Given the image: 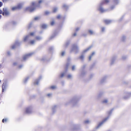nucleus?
<instances>
[{
    "mask_svg": "<svg viewBox=\"0 0 131 131\" xmlns=\"http://www.w3.org/2000/svg\"><path fill=\"white\" fill-rule=\"evenodd\" d=\"M42 2V0H40L38 1V3L36 2H32L31 5L29 7H27L26 10L30 12H32L35 9L36 7H40V4Z\"/></svg>",
    "mask_w": 131,
    "mask_h": 131,
    "instance_id": "obj_1",
    "label": "nucleus"
},
{
    "mask_svg": "<svg viewBox=\"0 0 131 131\" xmlns=\"http://www.w3.org/2000/svg\"><path fill=\"white\" fill-rule=\"evenodd\" d=\"M109 2L108 0H103L100 4L99 7L97 8L98 10L100 12L103 13L106 12L107 11L106 9H105L103 8L102 6L104 3H107Z\"/></svg>",
    "mask_w": 131,
    "mask_h": 131,
    "instance_id": "obj_2",
    "label": "nucleus"
},
{
    "mask_svg": "<svg viewBox=\"0 0 131 131\" xmlns=\"http://www.w3.org/2000/svg\"><path fill=\"white\" fill-rule=\"evenodd\" d=\"M79 51V49L78 46L75 44H73L71 46V48L70 50V53L73 52L75 53H78Z\"/></svg>",
    "mask_w": 131,
    "mask_h": 131,
    "instance_id": "obj_3",
    "label": "nucleus"
},
{
    "mask_svg": "<svg viewBox=\"0 0 131 131\" xmlns=\"http://www.w3.org/2000/svg\"><path fill=\"white\" fill-rule=\"evenodd\" d=\"M113 110V109H112L109 111L108 112V116L106 118H105L99 124L98 126L96 127V129H97L100 127L104 123H105L107 120L109 118L111 114L112 113Z\"/></svg>",
    "mask_w": 131,
    "mask_h": 131,
    "instance_id": "obj_4",
    "label": "nucleus"
},
{
    "mask_svg": "<svg viewBox=\"0 0 131 131\" xmlns=\"http://www.w3.org/2000/svg\"><path fill=\"white\" fill-rule=\"evenodd\" d=\"M17 23L15 21H13L11 22H8L6 23L4 26L3 29L5 30H6L8 28L9 26L11 25H15Z\"/></svg>",
    "mask_w": 131,
    "mask_h": 131,
    "instance_id": "obj_5",
    "label": "nucleus"
},
{
    "mask_svg": "<svg viewBox=\"0 0 131 131\" xmlns=\"http://www.w3.org/2000/svg\"><path fill=\"white\" fill-rule=\"evenodd\" d=\"M35 34V32H30L27 35L25 36L23 38L24 41L25 42L26 41L28 40H30L31 39V37L33 36Z\"/></svg>",
    "mask_w": 131,
    "mask_h": 131,
    "instance_id": "obj_6",
    "label": "nucleus"
},
{
    "mask_svg": "<svg viewBox=\"0 0 131 131\" xmlns=\"http://www.w3.org/2000/svg\"><path fill=\"white\" fill-rule=\"evenodd\" d=\"M34 52H31L24 55L23 57V60L25 61L34 54Z\"/></svg>",
    "mask_w": 131,
    "mask_h": 131,
    "instance_id": "obj_7",
    "label": "nucleus"
},
{
    "mask_svg": "<svg viewBox=\"0 0 131 131\" xmlns=\"http://www.w3.org/2000/svg\"><path fill=\"white\" fill-rule=\"evenodd\" d=\"M3 12L2 13L3 15L4 16H7L9 15V13L7 10V8L5 7L3 8Z\"/></svg>",
    "mask_w": 131,
    "mask_h": 131,
    "instance_id": "obj_8",
    "label": "nucleus"
},
{
    "mask_svg": "<svg viewBox=\"0 0 131 131\" xmlns=\"http://www.w3.org/2000/svg\"><path fill=\"white\" fill-rule=\"evenodd\" d=\"M32 107L29 106L26 109L25 113L27 114L31 113L32 112Z\"/></svg>",
    "mask_w": 131,
    "mask_h": 131,
    "instance_id": "obj_9",
    "label": "nucleus"
},
{
    "mask_svg": "<svg viewBox=\"0 0 131 131\" xmlns=\"http://www.w3.org/2000/svg\"><path fill=\"white\" fill-rule=\"evenodd\" d=\"M8 86L7 84L6 83H3L2 87V92H3L5 90Z\"/></svg>",
    "mask_w": 131,
    "mask_h": 131,
    "instance_id": "obj_10",
    "label": "nucleus"
},
{
    "mask_svg": "<svg viewBox=\"0 0 131 131\" xmlns=\"http://www.w3.org/2000/svg\"><path fill=\"white\" fill-rule=\"evenodd\" d=\"M116 58V56H114L112 57L110 62V64L111 65H112L114 63Z\"/></svg>",
    "mask_w": 131,
    "mask_h": 131,
    "instance_id": "obj_11",
    "label": "nucleus"
},
{
    "mask_svg": "<svg viewBox=\"0 0 131 131\" xmlns=\"http://www.w3.org/2000/svg\"><path fill=\"white\" fill-rule=\"evenodd\" d=\"M20 42L18 41H16L15 43L12 46V49H14L16 46H19L20 44Z\"/></svg>",
    "mask_w": 131,
    "mask_h": 131,
    "instance_id": "obj_12",
    "label": "nucleus"
},
{
    "mask_svg": "<svg viewBox=\"0 0 131 131\" xmlns=\"http://www.w3.org/2000/svg\"><path fill=\"white\" fill-rule=\"evenodd\" d=\"M42 77L40 76L34 82V84L35 85H38L40 80L41 79Z\"/></svg>",
    "mask_w": 131,
    "mask_h": 131,
    "instance_id": "obj_13",
    "label": "nucleus"
},
{
    "mask_svg": "<svg viewBox=\"0 0 131 131\" xmlns=\"http://www.w3.org/2000/svg\"><path fill=\"white\" fill-rule=\"evenodd\" d=\"M86 65H83V66H82V77L86 74L87 73L86 70L84 69Z\"/></svg>",
    "mask_w": 131,
    "mask_h": 131,
    "instance_id": "obj_14",
    "label": "nucleus"
},
{
    "mask_svg": "<svg viewBox=\"0 0 131 131\" xmlns=\"http://www.w3.org/2000/svg\"><path fill=\"white\" fill-rule=\"evenodd\" d=\"M70 43V41L69 40H67L65 42L63 46V47L64 48H67Z\"/></svg>",
    "mask_w": 131,
    "mask_h": 131,
    "instance_id": "obj_15",
    "label": "nucleus"
},
{
    "mask_svg": "<svg viewBox=\"0 0 131 131\" xmlns=\"http://www.w3.org/2000/svg\"><path fill=\"white\" fill-rule=\"evenodd\" d=\"M125 94L127 96H124L123 98L124 99H126L129 97L131 96V92H126L125 93Z\"/></svg>",
    "mask_w": 131,
    "mask_h": 131,
    "instance_id": "obj_16",
    "label": "nucleus"
},
{
    "mask_svg": "<svg viewBox=\"0 0 131 131\" xmlns=\"http://www.w3.org/2000/svg\"><path fill=\"white\" fill-rule=\"evenodd\" d=\"M58 33V32L57 31L54 32L53 34L50 37V39H52L53 38H54V37H56V36L57 35Z\"/></svg>",
    "mask_w": 131,
    "mask_h": 131,
    "instance_id": "obj_17",
    "label": "nucleus"
},
{
    "mask_svg": "<svg viewBox=\"0 0 131 131\" xmlns=\"http://www.w3.org/2000/svg\"><path fill=\"white\" fill-rule=\"evenodd\" d=\"M23 4L22 3H21L18 4L17 6L18 9H20L23 6Z\"/></svg>",
    "mask_w": 131,
    "mask_h": 131,
    "instance_id": "obj_18",
    "label": "nucleus"
},
{
    "mask_svg": "<svg viewBox=\"0 0 131 131\" xmlns=\"http://www.w3.org/2000/svg\"><path fill=\"white\" fill-rule=\"evenodd\" d=\"M70 60V59L69 58H68L67 59V63L66 66H65V69H68V67L70 64V63H69V61Z\"/></svg>",
    "mask_w": 131,
    "mask_h": 131,
    "instance_id": "obj_19",
    "label": "nucleus"
},
{
    "mask_svg": "<svg viewBox=\"0 0 131 131\" xmlns=\"http://www.w3.org/2000/svg\"><path fill=\"white\" fill-rule=\"evenodd\" d=\"M78 78L79 79H81L82 77V72L81 70L80 71L78 75Z\"/></svg>",
    "mask_w": 131,
    "mask_h": 131,
    "instance_id": "obj_20",
    "label": "nucleus"
},
{
    "mask_svg": "<svg viewBox=\"0 0 131 131\" xmlns=\"http://www.w3.org/2000/svg\"><path fill=\"white\" fill-rule=\"evenodd\" d=\"M104 22L106 24H109L112 22V20H104Z\"/></svg>",
    "mask_w": 131,
    "mask_h": 131,
    "instance_id": "obj_21",
    "label": "nucleus"
},
{
    "mask_svg": "<svg viewBox=\"0 0 131 131\" xmlns=\"http://www.w3.org/2000/svg\"><path fill=\"white\" fill-rule=\"evenodd\" d=\"M106 78L105 77H104L102 78L100 80V82L101 83H102L105 81Z\"/></svg>",
    "mask_w": 131,
    "mask_h": 131,
    "instance_id": "obj_22",
    "label": "nucleus"
},
{
    "mask_svg": "<svg viewBox=\"0 0 131 131\" xmlns=\"http://www.w3.org/2000/svg\"><path fill=\"white\" fill-rule=\"evenodd\" d=\"M57 108V106L56 105H54L52 107V110L53 112H55L56 109Z\"/></svg>",
    "mask_w": 131,
    "mask_h": 131,
    "instance_id": "obj_23",
    "label": "nucleus"
},
{
    "mask_svg": "<svg viewBox=\"0 0 131 131\" xmlns=\"http://www.w3.org/2000/svg\"><path fill=\"white\" fill-rule=\"evenodd\" d=\"M91 48V47H88V48L86 49H85L83 51V52H82L83 53H84L86 52L87 51H88Z\"/></svg>",
    "mask_w": 131,
    "mask_h": 131,
    "instance_id": "obj_24",
    "label": "nucleus"
},
{
    "mask_svg": "<svg viewBox=\"0 0 131 131\" xmlns=\"http://www.w3.org/2000/svg\"><path fill=\"white\" fill-rule=\"evenodd\" d=\"M88 31V32L91 35H93L94 34V32L93 30H89Z\"/></svg>",
    "mask_w": 131,
    "mask_h": 131,
    "instance_id": "obj_25",
    "label": "nucleus"
},
{
    "mask_svg": "<svg viewBox=\"0 0 131 131\" xmlns=\"http://www.w3.org/2000/svg\"><path fill=\"white\" fill-rule=\"evenodd\" d=\"M29 79V77H27L26 78H25L23 80L24 83H26L27 82V81Z\"/></svg>",
    "mask_w": 131,
    "mask_h": 131,
    "instance_id": "obj_26",
    "label": "nucleus"
},
{
    "mask_svg": "<svg viewBox=\"0 0 131 131\" xmlns=\"http://www.w3.org/2000/svg\"><path fill=\"white\" fill-rule=\"evenodd\" d=\"M126 39V37L124 36H123L122 37L121 40L123 41H124Z\"/></svg>",
    "mask_w": 131,
    "mask_h": 131,
    "instance_id": "obj_27",
    "label": "nucleus"
},
{
    "mask_svg": "<svg viewBox=\"0 0 131 131\" xmlns=\"http://www.w3.org/2000/svg\"><path fill=\"white\" fill-rule=\"evenodd\" d=\"M42 38V37L41 36H36V40H41Z\"/></svg>",
    "mask_w": 131,
    "mask_h": 131,
    "instance_id": "obj_28",
    "label": "nucleus"
},
{
    "mask_svg": "<svg viewBox=\"0 0 131 131\" xmlns=\"http://www.w3.org/2000/svg\"><path fill=\"white\" fill-rule=\"evenodd\" d=\"M41 27L43 29H46L47 28V26L46 24H43L42 25Z\"/></svg>",
    "mask_w": 131,
    "mask_h": 131,
    "instance_id": "obj_29",
    "label": "nucleus"
},
{
    "mask_svg": "<svg viewBox=\"0 0 131 131\" xmlns=\"http://www.w3.org/2000/svg\"><path fill=\"white\" fill-rule=\"evenodd\" d=\"M104 94L103 92L100 93L97 96V97L99 98L101 96Z\"/></svg>",
    "mask_w": 131,
    "mask_h": 131,
    "instance_id": "obj_30",
    "label": "nucleus"
},
{
    "mask_svg": "<svg viewBox=\"0 0 131 131\" xmlns=\"http://www.w3.org/2000/svg\"><path fill=\"white\" fill-rule=\"evenodd\" d=\"M67 78L68 79H71L72 78L73 76L71 74H69L67 76Z\"/></svg>",
    "mask_w": 131,
    "mask_h": 131,
    "instance_id": "obj_31",
    "label": "nucleus"
},
{
    "mask_svg": "<svg viewBox=\"0 0 131 131\" xmlns=\"http://www.w3.org/2000/svg\"><path fill=\"white\" fill-rule=\"evenodd\" d=\"M40 18V16H37L35 17L34 19V20H39Z\"/></svg>",
    "mask_w": 131,
    "mask_h": 131,
    "instance_id": "obj_32",
    "label": "nucleus"
},
{
    "mask_svg": "<svg viewBox=\"0 0 131 131\" xmlns=\"http://www.w3.org/2000/svg\"><path fill=\"white\" fill-rule=\"evenodd\" d=\"M36 42V40H32L30 41V43L31 45L34 44Z\"/></svg>",
    "mask_w": 131,
    "mask_h": 131,
    "instance_id": "obj_33",
    "label": "nucleus"
},
{
    "mask_svg": "<svg viewBox=\"0 0 131 131\" xmlns=\"http://www.w3.org/2000/svg\"><path fill=\"white\" fill-rule=\"evenodd\" d=\"M18 9L17 6L13 7L12 8V10L13 11H14Z\"/></svg>",
    "mask_w": 131,
    "mask_h": 131,
    "instance_id": "obj_34",
    "label": "nucleus"
},
{
    "mask_svg": "<svg viewBox=\"0 0 131 131\" xmlns=\"http://www.w3.org/2000/svg\"><path fill=\"white\" fill-rule=\"evenodd\" d=\"M127 58V57L126 56H122V59L123 60L126 59Z\"/></svg>",
    "mask_w": 131,
    "mask_h": 131,
    "instance_id": "obj_35",
    "label": "nucleus"
},
{
    "mask_svg": "<svg viewBox=\"0 0 131 131\" xmlns=\"http://www.w3.org/2000/svg\"><path fill=\"white\" fill-rule=\"evenodd\" d=\"M108 101L107 99H105L103 100L102 103L103 104H106L107 103Z\"/></svg>",
    "mask_w": 131,
    "mask_h": 131,
    "instance_id": "obj_36",
    "label": "nucleus"
},
{
    "mask_svg": "<svg viewBox=\"0 0 131 131\" xmlns=\"http://www.w3.org/2000/svg\"><path fill=\"white\" fill-rule=\"evenodd\" d=\"M65 72H64L61 73V74L60 75V77L61 78L63 77L64 75V74H65Z\"/></svg>",
    "mask_w": 131,
    "mask_h": 131,
    "instance_id": "obj_37",
    "label": "nucleus"
},
{
    "mask_svg": "<svg viewBox=\"0 0 131 131\" xmlns=\"http://www.w3.org/2000/svg\"><path fill=\"white\" fill-rule=\"evenodd\" d=\"M114 2L115 5H117L119 3V0H114Z\"/></svg>",
    "mask_w": 131,
    "mask_h": 131,
    "instance_id": "obj_38",
    "label": "nucleus"
},
{
    "mask_svg": "<svg viewBox=\"0 0 131 131\" xmlns=\"http://www.w3.org/2000/svg\"><path fill=\"white\" fill-rule=\"evenodd\" d=\"M58 9V8L57 7H54L53 8V12L55 13V12H56V11H57Z\"/></svg>",
    "mask_w": 131,
    "mask_h": 131,
    "instance_id": "obj_39",
    "label": "nucleus"
},
{
    "mask_svg": "<svg viewBox=\"0 0 131 131\" xmlns=\"http://www.w3.org/2000/svg\"><path fill=\"white\" fill-rule=\"evenodd\" d=\"M61 17V18L62 19H64L65 18V17L63 16H62L61 17L60 15H59L57 16V19H59Z\"/></svg>",
    "mask_w": 131,
    "mask_h": 131,
    "instance_id": "obj_40",
    "label": "nucleus"
},
{
    "mask_svg": "<svg viewBox=\"0 0 131 131\" xmlns=\"http://www.w3.org/2000/svg\"><path fill=\"white\" fill-rule=\"evenodd\" d=\"M63 7L64 8L67 9L68 8V6L64 4L63 5Z\"/></svg>",
    "mask_w": 131,
    "mask_h": 131,
    "instance_id": "obj_41",
    "label": "nucleus"
},
{
    "mask_svg": "<svg viewBox=\"0 0 131 131\" xmlns=\"http://www.w3.org/2000/svg\"><path fill=\"white\" fill-rule=\"evenodd\" d=\"M65 53V52L64 51H62L61 53V55L62 56H64Z\"/></svg>",
    "mask_w": 131,
    "mask_h": 131,
    "instance_id": "obj_42",
    "label": "nucleus"
},
{
    "mask_svg": "<svg viewBox=\"0 0 131 131\" xmlns=\"http://www.w3.org/2000/svg\"><path fill=\"white\" fill-rule=\"evenodd\" d=\"M52 93H49L47 94V96L48 97H50L52 96Z\"/></svg>",
    "mask_w": 131,
    "mask_h": 131,
    "instance_id": "obj_43",
    "label": "nucleus"
},
{
    "mask_svg": "<svg viewBox=\"0 0 131 131\" xmlns=\"http://www.w3.org/2000/svg\"><path fill=\"white\" fill-rule=\"evenodd\" d=\"M7 120H8V119L6 118L3 119L2 120V122L4 123V122H7Z\"/></svg>",
    "mask_w": 131,
    "mask_h": 131,
    "instance_id": "obj_44",
    "label": "nucleus"
},
{
    "mask_svg": "<svg viewBox=\"0 0 131 131\" xmlns=\"http://www.w3.org/2000/svg\"><path fill=\"white\" fill-rule=\"evenodd\" d=\"M75 69V65L73 66L72 67V71H74Z\"/></svg>",
    "mask_w": 131,
    "mask_h": 131,
    "instance_id": "obj_45",
    "label": "nucleus"
},
{
    "mask_svg": "<svg viewBox=\"0 0 131 131\" xmlns=\"http://www.w3.org/2000/svg\"><path fill=\"white\" fill-rule=\"evenodd\" d=\"M56 86L53 85V86H51L50 87V88L52 89L53 90V89H56Z\"/></svg>",
    "mask_w": 131,
    "mask_h": 131,
    "instance_id": "obj_46",
    "label": "nucleus"
},
{
    "mask_svg": "<svg viewBox=\"0 0 131 131\" xmlns=\"http://www.w3.org/2000/svg\"><path fill=\"white\" fill-rule=\"evenodd\" d=\"M50 13V12L48 11H46L45 12V14L46 15H48Z\"/></svg>",
    "mask_w": 131,
    "mask_h": 131,
    "instance_id": "obj_47",
    "label": "nucleus"
},
{
    "mask_svg": "<svg viewBox=\"0 0 131 131\" xmlns=\"http://www.w3.org/2000/svg\"><path fill=\"white\" fill-rule=\"evenodd\" d=\"M75 101L76 99H73L71 100V102L74 103L75 102Z\"/></svg>",
    "mask_w": 131,
    "mask_h": 131,
    "instance_id": "obj_48",
    "label": "nucleus"
},
{
    "mask_svg": "<svg viewBox=\"0 0 131 131\" xmlns=\"http://www.w3.org/2000/svg\"><path fill=\"white\" fill-rule=\"evenodd\" d=\"M54 49L53 47H50L49 48V50L50 51H51Z\"/></svg>",
    "mask_w": 131,
    "mask_h": 131,
    "instance_id": "obj_49",
    "label": "nucleus"
},
{
    "mask_svg": "<svg viewBox=\"0 0 131 131\" xmlns=\"http://www.w3.org/2000/svg\"><path fill=\"white\" fill-rule=\"evenodd\" d=\"M90 122L88 120H86L84 121V123L85 124H88Z\"/></svg>",
    "mask_w": 131,
    "mask_h": 131,
    "instance_id": "obj_50",
    "label": "nucleus"
},
{
    "mask_svg": "<svg viewBox=\"0 0 131 131\" xmlns=\"http://www.w3.org/2000/svg\"><path fill=\"white\" fill-rule=\"evenodd\" d=\"M32 23H30L28 26V28H29L31 27L32 25Z\"/></svg>",
    "mask_w": 131,
    "mask_h": 131,
    "instance_id": "obj_51",
    "label": "nucleus"
},
{
    "mask_svg": "<svg viewBox=\"0 0 131 131\" xmlns=\"http://www.w3.org/2000/svg\"><path fill=\"white\" fill-rule=\"evenodd\" d=\"M95 54V53L94 52H93L90 55V56H91L92 57Z\"/></svg>",
    "mask_w": 131,
    "mask_h": 131,
    "instance_id": "obj_52",
    "label": "nucleus"
},
{
    "mask_svg": "<svg viewBox=\"0 0 131 131\" xmlns=\"http://www.w3.org/2000/svg\"><path fill=\"white\" fill-rule=\"evenodd\" d=\"M54 21H52L51 22L50 24L52 26L54 24Z\"/></svg>",
    "mask_w": 131,
    "mask_h": 131,
    "instance_id": "obj_53",
    "label": "nucleus"
},
{
    "mask_svg": "<svg viewBox=\"0 0 131 131\" xmlns=\"http://www.w3.org/2000/svg\"><path fill=\"white\" fill-rule=\"evenodd\" d=\"M23 66L22 65H21L18 66V68L19 69H21L22 67H23Z\"/></svg>",
    "mask_w": 131,
    "mask_h": 131,
    "instance_id": "obj_54",
    "label": "nucleus"
},
{
    "mask_svg": "<svg viewBox=\"0 0 131 131\" xmlns=\"http://www.w3.org/2000/svg\"><path fill=\"white\" fill-rule=\"evenodd\" d=\"M77 35V34L76 32H75L72 35V36L73 37Z\"/></svg>",
    "mask_w": 131,
    "mask_h": 131,
    "instance_id": "obj_55",
    "label": "nucleus"
},
{
    "mask_svg": "<svg viewBox=\"0 0 131 131\" xmlns=\"http://www.w3.org/2000/svg\"><path fill=\"white\" fill-rule=\"evenodd\" d=\"M93 76V74H91L89 76V78H92Z\"/></svg>",
    "mask_w": 131,
    "mask_h": 131,
    "instance_id": "obj_56",
    "label": "nucleus"
},
{
    "mask_svg": "<svg viewBox=\"0 0 131 131\" xmlns=\"http://www.w3.org/2000/svg\"><path fill=\"white\" fill-rule=\"evenodd\" d=\"M105 28L103 27L102 28V31L103 32H104L105 30Z\"/></svg>",
    "mask_w": 131,
    "mask_h": 131,
    "instance_id": "obj_57",
    "label": "nucleus"
},
{
    "mask_svg": "<svg viewBox=\"0 0 131 131\" xmlns=\"http://www.w3.org/2000/svg\"><path fill=\"white\" fill-rule=\"evenodd\" d=\"M46 58L45 57H43L41 59V60L42 61H45V60H46Z\"/></svg>",
    "mask_w": 131,
    "mask_h": 131,
    "instance_id": "obj_58",
    "label": "nucleus"
},
{
    "mask_svg": "<svg viewBox=\"0 0 131 131\" xmlns=\"http://www.w3.org/2000/svg\"><path fill=\"white\" fill-rule=\"evenodd\" d=\"M80 29L78 27L77 28L75 29V31H78Z\"/></svg>",
    "mask_w": 131,
    "mask_h": 131,
    "instance_id": "obj_59",
    "label": "nucleus"
},
{
    "mask_svg": "<svg viewBox=\"0 0 131 131\" xmlns=\"http://www.w3.org/2000/svg\"><path fill=\"white\" fill-rule=\"evenodd\" d=\"M92 58V57H91V56H89V61H90V60H91Z\"/></svg>",
    "mask_w": 131,
    "mask_h": 131,
    "instance_id": "obj_60",
    "label": "nucleus"
},
{
    "mask_svg": "<svg viewBox=\"0 0 131 131\" xmlns=\"http://www.w3.org/2000/svg\"><path fill=\"white\" fill-rule=\"evenodd\" d=\"M64 83V81H62L61 82V84L62 85H63Z\"/></svg>",
    "mask_w": 131,
    "mask_h": 131,
    "instance_id": "obj_61",
    "label": "nucleus"
},
{
    "mask_svg": "<svg viewBox=\"0 0 131 131\" xmlns=\"http://www.w3.org/2000/svg\"><path fill=\"white\" fill-rule=\"evenodd\" d=\"M3 2H6L8 1L9 0H2Z\"/></svg>",
    "mask_w": 131,
    "mask_h": 131,
    "instance_id": "obj_62",
    "label": "nucleus"
},
{
    "mask_svg": "<svg viewBox=\"0 0 131 131\" xmlns=\"http://www.w3.org/2000/svg\"><path fill=\"white\" fill-rule=\"evenodd\" d=\"M3 5V3L2 2H0V7H1L2 6V5Z\"/></svg>",
    "mask_w": 131,
    "mask_h": 131,
    "instance_id": "obj_63",
    "label": "nucleus"
},
{
    "mask_svg": "<svg viewBox=\"0 0 131 131\" xmlns=\"http://www.w3.org/2000/svg\"><path fill=\"white\" fill-rule=\"evenodd\" d=\"M114 7H115L114 6H112L111 7V9H113L114 8Z\"/></svg>",
    "mask_w": 131,
    "mask_h": 131,
    "instance_id": "obj_64",
    "label": "nucleus"
}]
</instances>
